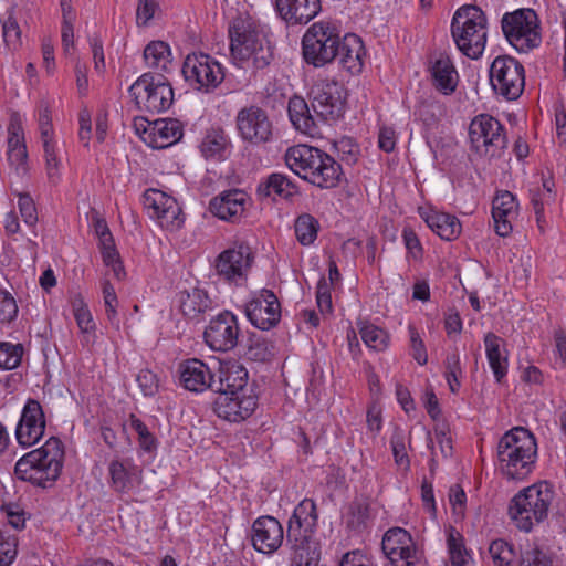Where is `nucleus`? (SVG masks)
Wrapping results in <instances>:
<instances>
[{
    "instance_id": "f257e3e1",
    "label": "nucleus",
    "mask_w": 566,
    "mask_h": 566,
    "mask_svg": "<svg viewBox=\"0 0 566 566\" xmlns=\"http://www.w3.org/2000/svg\"><path fill=\"white\" fill-rule=\"evenodd\" d=\"M284 159L294 174L322 189L338 186L344 176L340 164L333 157L307 145L290 147Z\"/></svg>"
},
{
    "instance_id": "f03ea898",
    "label": "nucleus",
    "mask_w": 566,
    "mask_h": 566,
    "mask_svg": "<svg viewBox=\"0 0 566 566\" xmlns=\"http://www.w3.org/2000/svg\"><path fill=\"white\" fill-rule=\"evenodd\" d=\"M496 457L499 470L507 480H523L534 469L536 440L527 429L515 427L500 439Z\"/></svg>"
},
{
    "instance_id": "7ed1b4c3",
    "label": "nucleus",
    "mask_w": 566,
    "mask_h": 566,
    "mask_svg": "<svg viewBox=\"0 0 566 566\" xmlns=\"http://www.w3.org/2000/svg\"><path fill=\"white\" fill-rule=\"evenodd\" d=\"M316 525V505L313 500L305 499L294 509L287 524V541L294 552L291 566H318L321 547L314 537Z\"/></svg>"
},
{
    "instance_id": "20e7f679",
    "label": "nucleus",
    "mask_w": 566,
    "mask_h": 566,
    "mask_svg": "<svg viewBox=\"0 0 566 566\" xmlns=\"http://www.w3.org/2000/svg\"><path fill=\"white\" fill-rule=\"evenodd\" d=\"M64 460L63 443L51 437L39 449L32 450L18 460L14 473L18 479L36 486L46 488L61 474Z\"/></svg>"
},
{
    "instance_id": "39448f33",
    "label": "nucleus",
    "mask_w": 566,
    "mask_h": 566,
    "mask_svg": "<svg viewBox=\"0 0 566 566\" xmlns=\"http://www.w3.org/2000/svg\"><path fill=\"white\" fill-rule=\"evenodd\" d=\"M554 495V488L547 481H541L521 490L509 505V515L515 526L521 531L530 532L534 525L546 520Z\"/></svg>"
},
{
    "instance_id": "423d86ee",
    "label": "nucleus",
    "mask_w": 566,
    "mask_h": 566,
    "mask_svg": "<svg viewBox=\"0 0 566 566\" xmlns=\"http://www.w3.org/2000/svg\"><path fill=\"white\" fill-rule=\"evenodd\" d=\"M451 32L458 49L470 59L482 55L486 43V17L475 6H463L453 15Z\"/></svg>"
},
{
    "instance_id": "0eeeda50",
    "label": "nucleus",
    "mask_w": 566,
    "mask_h": 566,
    "mask_svg": "<svg viewBox=\"0 0 566 566\" xmlns=\"http://www.w3.org/2000/svg\"><path fill=\"white\" fill-rule=\"evenodd\" d=\"M340 35L331 22L313 23L302 38V53L305 62L323 67L337 59Z\"/></svg>"
},
{
    "instance_id": "6e6552de",
    "label": "nucleus",
    "mask_w": 566,
    "mask_h": 566,
    "mask_svg": "<svg viewBox=\"0 0 566 566\" xmlns=\"http://www.w3.org/2000/svg\"><path fill=\"white\" fill-rule=\"evenodd\" d=\"M231 56L238 62L253 61L255 67L270 63V53L264 48V38L251 23L237 20L229 29Z\"/></svg>"
},
{
    "instance_id": "1a4fd4ad",
    "label": "nucleus",
    "mask_w": 566,
    "mask_h": 566,
    "mask_svg": "<svg viewBox=\"0 0 566 566\" xmlns=\"http://www.w3.org/2000/svg\"><path fill=\"white\" fill-rule=\"evenodd\" d=\"M130 96L142 112L158 114L167 111L174 103V91L163 76L145 73L129 87Z\"/></svg>"
},
{
    "instance_id": "9d476101",
    "label": "nucleus",
    "mask_w": 566,
    "mask_h": 566,
    "mask_svg": "<svg viewBox=\"0 0 566 566\" xmlns=\"http://www.w3.org/2000/svg\"><path fill=\"white\" fill-rule=\"evenodd\" d=\"M502 30L509 43L518 52H528L541 43L539 22L532 9L505 13Z\"/></svg>"
},
{
    "instance_id": "9b49d317",
    "label": "nucleus",
    "mask_w": 566,
    "mask_h": 566,
    "mask_svg": "<svg viewBox=\"0 0 566 566\" xmlns=\"http://www.w3.org/2000/svg\"><path fill=\"white\" fill-rule=\"evenodd\" d=\"M490 82L496 94L514 101L524 91V66L512 56L500 55L491 64Z\"/></svg>"
},
{
    "instance_id": "f8f14e48",
    "label": "nucleus",
    "mask_w": 566,
    "mask_h": 566,
    "mask_svg": "<svg viewBox=\"0 0 566 566\" xmlns=\"http://www.w3.org/2000/svg\"><path fill=\"white\" fill-rule=\"evenodd\" d=\"M469 137L474 150L488 157H496L506 147L501 123L488 114L475 116L469 126Z\"/></svg>"
},
{
    "instance_id": "ddd939ff",
    "label": "nucleus",
    "mask_w": 566,
    "mask_h": 566,
    "mask_svg": "<svg viewBox=\"0 0 566 566\" xmlns=\"http://www.w3.org/2000/svg\"><path fill=\"white\" fill-rule=\"evenodd\" d=\"M186 82L197 91L211 92L218 87L224 73L219 62L208 54H188L182 65Z\"/></svg>"
},
{
    "instance_id": "4468645a",
    "label": "nucleus",
    "mask_w": 566,
    "mask_h": 566,
    "mask_svg": "<svg viewBox=\"0 0 566 566\" xmlns=\"http://www.w3.org/2000/svg\"><path fill=\"white\" fill-rule=\"evenodd\" d=\"M313 113L322 122H335L345 111L344 87L335 81H321L311 90Z\"/></svg>"
},
{
    "instance_id": "2eb2a0df",
    "label": "nucleus",
    "mask_w": 566,
    "mask_h": 566,
    "mask_svg": "<svg viewBox=\"0 0 566 566\" xmlns=\"http://www.w3.org/2000/svg\"><path fill=\"white\" fill-rule=\"evenodd\" d=\"M381 548L392 566H418L422 559V553L411 535L401 527H394L385 533Z\"/></svg>"
},
{
    "instance_id": "dca6fc26",
    "label": "nucleus",
    "mask_w": 566,
    "mask_h": 566,
    "mask_svg": "<svg viewBox=\"0 0 566 566\" xmlns=\"http://www.w3.org/2000/svg\"><path fill=\"white\" fill-rule=\"evenodd\" d=\"M144 207L149 217L156 219L160 227L167 230H177L184 222L177 201L160 190H147L144 195Z\"/></svg>"
},
{
    "instance_id": "f3484780",
    "label": "nucleus",
    "mask_w": 566,
    "mask_h": 566,
    "mask_svg": "<svg viewBox=\"0 0 566 566\" xmlns=\"http://www.w3.org/2000/svg\"><path fill=\"white\" fill-rule=\"evenodd\" d=\"M239 333L237 317L226 311L210 321L205 331V340L213 350L227 352L237 346Z\"/></svg>"
},
{
    "instance_id": "a211bd4d",
    "label": "nucleus",
    "mask_w": 566,
    "mask_h": 566,
    "mask_svg": "<svg viewBox=\"0 0 566 566\" xmlns=\"http://www.w3.org/2000/svg\"><path fill=\"white\" fill-rule=\"evenodd\" d=\"M245 314L255 327L268 331L280 322L281 305L272 291L262 290L245 305Z\"/></svg>"
},
{
    "instance_id": "6ab92c4d",
    "label": "nucleus",
    "mask_w": 566,
    "mask_h": 566,
    "mask_svg": "<svg viewBox=\"0 0 566 566\" xmlns=\"http://www.w3.org/2000/svg\"><path fill=\"white\" fill-rule=\"evenodd\" d=\"M237 127L244 140L254 144L269 140L272 134L266 113L258 106L242 108L237 115Z\"/></svg>"
},
{
    "instance_id": "aec40b11",
    "label": "nucleus",
    "mask_w": 566,
    "mask_h": 566,
    "mask_svg": "<svg viewBox=\"0 0 566 566\" xmlns=\"http://www.w3.org/2000/svg\"><path fill=\"white\" fill-rule=\"evenodd\" d=\"M253 256L245 243H238L221 252L216 260L217 273L228 281H233L247 274Z\"/></svg>"
},
{
    "instance_id": "412c9836",
    "label": "nucleus",
    "mask_w": 566,
    "mask_h": 566,
    "mask_svg": "<svg viewBox=\"0 0 566 566\" xmlns=\"http://www.w3.org/2000/svg\"><path fill=\"white\" fill-rule=\"evenodd\" d=\"M45 419L41 405L36 400H28L15 429V438L20 446L31 447L43 436Z\"/></svg>"
},
{
    "instance_id": "4be33fe9",
    "label": "nucleus",
    "mask_w": 566,
    "mask_h": 566,
    "mask_svg": "<svg viewBox=\"0 0 566 566\" xmlns=\"http://www.w3.org/2000/svg\"><path fill=\"white\" fill-rule=\"evenodd\" d=\"M146 128L143 129V142L154 149H164L181 139L184 128L181 123L175 118L157 119L155 122H142Z\"/></svg>"
},
{
    "instance_id": "5701e85b",
    "label": "nucleus",
    "mask_w": 566,
    "mask_h": 566,
    "mask_svg": "<svg viewBox=\"0 0 566 566\" xmlns=\"http://www.w3.org/2000/svg\"><path fill=\"white\" fill-rule=\"evenodd\" d=\"M256 407V397L253 394L220 392L214 401V412L218 417L230 422H239L249 418Z\"/></svg>"
},
{
    "instance_id": "b1692460",
    "label": "nucleus",
    "mask_w": 566,
    "mask_h": 566,
    "mask_svg": "<svg viewBox=\"0 0 566 566\" xmlns=\"http://www.w3.org/2000/svg\"><path fill=\"white\" fill-rule=\"evenodd\" d=\"M249 375L245 367L237 360L219 363L218 379H213L212 391L234 394H252L248 386Z\"/></svg>"
},
{
    "instance_id": "393cba45",
    "label": "nucleus",
    "mask_w": 566,
    "mask_h": 566,
    "mask_svg": "<svg viewBox=\"0 0 566 566\" xmlns=\"http://www.w3.org/2000/svg\"><path fill=\"white\" fill-rule=\"evenodd\" d=\"M284 539L281 523L272 516H261L252 525V545L263 554L276 552Z\"/></svg>"
},
{
    "instance_id": "a878e982",
    "label": "nucleus",
    "mask_w": 566,
    "mask_h": 566,
    "mask_svg": "<svg viewBox=\"0 0 566 566\" xmlns=\"http://www.w3.org/2000/svg\"><path fill=\"white\" fill-rule=\"evenodd\" d=\"M249 196L240 189H231L214 197L209 205L210 211L221 220L235 222L245 211Z\"/></svg>"
},
{
    "instance_id": "bb28decb",
    "label": "nucleus",
    "mask_w": 566,
    "mask_h": 566,
    "mask_svg": "<svg viewBox=\"0 0 566 566\" xmlns=\"http://www.w3.org/2000/svg\"><path fill=\"white\" fill-rule=\"evenodd\" d=\"M179 373L180 382L187 390L193 392L212 390L214 374L202 360L193 358L184 361L180 364Z\"/></svg>"
},
{
    "instance_id": "cd10ccee",
    "label": "nucleus",
    "mask_w": 566,
    "mask_h": 566,
    "mask_svg": "<svg viewBox=\"0 0 566 566\" xmlns=\"http://www.w3.org/2000/svg\"><path fill=\"white\" fill-rule=\"evenodd\" d=\"M280 17L290 25L306 24L321 11L319 0H275Z\"/></svg>"
},
{
    "instance_id": "c85d7f7f",
    "label": "nucleus",
    "mask_w": 566,
    "mask_h": 566,
    "mask_svg": "<svg viewBox=\"0 0 566 566\" xmlns=\"http://www.w3.org/2000/svg\"><path fill=\"white\" fill-rule=\"evenodd\" d=\"M492 217L495 232L500 237H507L512 230V222L517 217V202L510 191L496 195L492 202Z\"/></svg>"
},
{
    "instance_id": "c756f323",
    "label": "nucleus",
    "mask_w": 566,
    "mask_h": 566,
    "mask_svg": "<svg viewBox=\"0 0 566 566\" xmlns=\"http://www.w3.org/2000/svg\"><path fill=\"white\" fill-rule=\"evenodd\" d=\"M142 469L129 460H113L108 465V475L112 488L119 493H128L142 482Z\"/></svg>"
},
{
    "instance_id": "7c9ffc66",
    "label": "nucleus",
    "mask_w": 566,
    "mask_h": 566,
    "mask_svg": "<svg viewBox=\"0 0 566 566\" xmlns=\"http://www.w3.org/2000/svg\"><path fill=\"white\" fill-rule=\"evenodd\" d=\"M337 57L340 65L352 74L359 73L363 69L365 54L361 40L355 34H346L339 40Z\"/></svg>"
},
{
    "instance_id": "2f4dec72",
    "label": "nucleus",
    "mask_w": 566,
    "mask_h": 566,
    "mask_svg": "<svg viewBox=\"0 0 566 566\" xmlns=\"http://www.w3.org/2000/svg\"><path fill=\"white\" fill-rule=\"evenodd\" d=\"M420 214L428 227L443 240H453L461 233V223L454 216L432 209Z\"/></svg>"
},
{
    "instance_id": "473e14b6",
    "label": "nucleus",
    "mask_w": 566,
    "mask_h": 566,
    "mask_svg": "<svg viewBox=\"0 0 566 566\" xmlns=\"http://www.w3.org/2000/svg\"><path fill=\"white\" fill-rule=\"evenodd\" d=\"M433 85L443 94L452 93L457 87V71L446 54H439L431 65Z\"/></svg>"
},
{
    "instance_id": "72a5a7b5",
    "label": "nucleus",
    "mask_w": 566,
    "mask_h": 566,
    "mask_svg": "<svg viewBox=\"0 0 566 566\" xmlns=\"http://www.w3.org/2000/svg\"><path fill=\"white\" fill-rule=\"evenodd\" d=\"M289 116L292 124L302 133L313 134L317 123L316 115L312 114L304 98L294 96L289 102Z\"/></svg>"
},
{
    "instance_id": "f704fd0d",
    "label": "nucleus",
    "mask_w": 566,
    "mask_h": 566,
    "mask_svg": "<svg viewBox=\"0 0 566 566\" xmlns=\"http://www.w3.org/2000/svg\"><path fill=\"white\" fill-rule=\"evenodd\" d=\"M502 344V338L493 333H488L484 337L488 361L499 382L505 377L507 371V357L501 350Z\"/></svg>"
},
{
    "instance_id": "c9c22d12",
    "label": "nucleus",
    "mask_w": 566,
    "mask_h": 566,
    "mask_svg": "<svg viewBox=\"0 0 566 566\" xmlns=\"http://www.w3.org/2000/svg\"><path fill=\"white\" fill-rule=\"evenodd\" d=\"M256 192L260 198H266L274 193L289 199L292 198L297 190L295 185L284 175L272 174L265 181L258 186Z\"/></svg>"
},
{
    "instance_id": "e433bc0d",
    "label": "nucleus",
    "mask_w": 566,
    "mask_h": 566,
    "mask_svg": "<svg viewBox=\"0 0 566 566\" xmlns=\"http://www.w3.org/2000/svg\"><path fill=\"white\" fill-rule=\"evenodd\" d=\"M229 139L221 128H211L207 130L200 144V151L207 158L222 159L229 147Z\"/></svg>"
},
{
    "instance_id": "4c0bfd02",
    "label": "nucleus",
    "mask_w": 566,
    "mask_h": 566,
    "mask_svg": "<svg viewBox=\"0 0 566 566\" xmlns=\"http://www.w3.org/2000/svg\"><path fill=\"white\" fill-rule=\"evenodd\" d=\"M210 306L207 293L200 289H193L190 292H184L180 295V310L182 314L195 319L205 313Z\"/></svg>"
},
{
    "instance_id": "58836bf2",
    "label": "nucleus",
    "mask_w": 566,
    "mask_h": 566,
    "mask_svg": "<svg viewBox=\"0 0 566 566\" xmlns=\"http://www.w3.org/2000/svg\"><path fill=\"white\" fill-rule=\"evenodd\" d=\"M144 60L149 69L167 71L171 65V52L164 41H153L144 50Z\"/></svg>"
},
{
    "instance_id": "ea45409f",
    "label": "nucleus",
    "mask_w": 566,
    "mask_h": 566,
    "mask_svg": "<svg viewBox=\"0 0 566 566\" xmlns=\"http://www.w3.org/2000/svg\"><path fill=\"white\" fill-rule=\"evenodd\" d=\"M359 334L367 347L374 350H385L388 347L389 335L382 328L368 322H358Z\"/></svg>"
},
{
    "instance_id": "a19ab883",
    "label": "nucleus",
    "mask_w": 566,
    "mask_h": 566,
    "mask_svg": "<svg viewBox=\"0 0 566 566\" xmlns=\"http://www.w3.org/2000/svg\"><path fill=\"white\" fill-rule=\"evenodd\" d=\"M294 229L297 241L303 245H310L317 238L319 224L313 216L304 213L295 220Z\"/></svg>"
},
{
    "instance_id": "79ce46f5",
    "label": "nucleus",
    "mask_w": 566,
    "mask_h": 566,
    "mask_svg": "<svg viewBox=\"0 0 566 566\" xmlns=\"http://www.w3.org/2000/svg\"><path fill=\"white\" fill-rule=\"evenodd\" d=\"M72 310L80 331L90 334L95 331V323L92 314L80 294L72 297Z\"/></svg>"
},
{
    "instance_id": "37998d69",
    "label": "nucleus",
    "mask_w": 566,
    "mask_h": 566,
    "mask_svg": "<svg viewBox=\"0 0 566 566\" xmlns=\"http://www.w3.org/2000/svg\"><path fill=\"white\" fill-rule=\"evenodd\" d=\"M447 543L451 566H465L470 559V555L463 544L461 534L451 530Z\"/></svg>"
},
{
    "instance_id": "c03bdc74",
    "label": "nucleus",
    "mask_w": 566,
    "mask_h": 566,
    "mask_svg": "<svg viewBox=\"0 0 566 566\" xmlns=\"http://www.w3.org/2000/svg\"><path fill=\"white\" fill-rule=\"evenodd\" d=\"M489 553L495 566H511L516 557L514 545L504 539H495L490 544Z\"/></svg>"
},
{
    "instance_id": "a18cd8bd",
    "label": "nucleus",
    "mask_w": 566,
    "mask_h": 566,
    "mask_svg": "<svg viewBox=\"0 0 566 566\" xmlns=\"http://www.w3.org/2000/svg\"><path fill=\"white\" fill-rule=\"evenodd\" d=\"M245 355L250 360L268 361L274 356V346L265 338L252 336Z\"/></svg>"
},
{
    "instance_id": "49530a36",
    "label": "nucleus",
    "mask_w": 566,
    "mask_h": 566,
    "mask_svg": "<svg viewBox=\"0 0 566 566\" xmlns=\"http://www.w3.org/2000/svg\"><path fill=\"white\" fill-rule=\"evenodd\" d=\"M23 352L21 344L0 343V368L7 370L17 368L22 360Z\"/></svg>"
},
{
    "instance_id": "de8ad7c7",
    "label": "nucleus",
    "mask_w": 566,
    "mask_h": 566,
    "mask_svg": "<svg viewBox=\"0 0 566 566\" xmlns=\"http://www.w3.org/2000/svg\"><path fill=\"white\" fill-rule=\"evenodd\" d=\"M18 554V538L0 530V566H10Z\"/></svg>"
},
{
    "instance_id": "09e8293b",
    "label": "nucleus",
    "mask_w": 566,
    "mask_h": 566,
    "mask_svg": "<svg viewBox=\"0 0 566 566\" xmlns=\"http://www.w3.org/2000/svg\"><path fill=\"white\" fill-rule=\"evenodd\" d=\"M19 147H25L22 128V120L18 113H13L10 117L8 126V150Z\"/></svg>"
},
{
    "instance_id": "8fccbe9b",
    "label": "nucleus",
    "mask_w": 566,
    "mask_h": 566,
    "mask_svg": "<svg viewBox=\"0 0 566 566\" xmlns=\"http://www.w3.org/2000/svg\"><path fill=\"white\" fill-rule=\"evenodd\" d=\"M15 298L6 290H0V323L9 324L18 316Z\"/></svg>"
},
{
    "instance_id": "3c124183",
    "label": "nucleus",
    "mask_w": 566,
    "mask_h": 566,
    "mask_svg": "<svg viewBox=\"0 0 566 566\" xmlns=\"http://www.w3.org/2000/svg\"><path fill=\"white\" fill-rule=\"evenodd\" d=\"M390 444L396 463L403 469H408L410 462L405 446V434L402 430L399 428L395 429L390 439Z\"/></svg>"
},
{
    "instance_id": "603ef678",
    "label": "nucleus",
    "mask_w": 566,
    "mask_h": 566,
    "mask_svg": "<svg viewBox=\"0 0 566 566\" xmlns=\"http://www.w3.org/2000/svg\"><path fill=\"white\" fill-rule=\"evenodd\" d=\"M18 206L23 221L28 226H34L38 222V212L33 199L28 193H18Z\"/></svg>"
},
{
    "instance_id": "864d4df0",
    "label": "nucleus",
    "mask_w": 566,
    "mask_h": 566,
    "mask_svg": "<svg viewBox=\"0 0 566 566\" xmlns=\"http://www.w3.org/2000/svg\"><path fill=\"white\" fill-rule=\"evenodd\" d=\"M140 390L145 396H154L159 389V380L157 375L150 369H142L136 377Z\"/></svg>"
},
{
    "instance_id": "5fc2aeb1",
    "label": "nucleus",
    "mask_w": 566,
    "mask_h": 566,
    "mask_svg": "<svg viewBox=\"0 0 566 566\" xmlns=\"http://www.w3.org/2000/svg\"><path fill=\"white\" fill-rule=\"evenodd\" d=\"M3 39L7 45L13 50L21 45V30L12 14L3 23Z\"/></svg>"
},
{
    "instance_id": "6e6d98bb",
    "label": "nucleus",
    "mask_w": 566,
    "mask_h": 566,
    "mask_svg": "<svg viewBox=\"0 0 566 566\" xmlns=\"http://www.w3.org/2000/svg\"><path fill=\"white\" fill-rule=\"evenodd\" d=\"M520 566H552V559L534 547L522 553Z\"/></svg>"
},
{
    "instance_id": "4d7b16f0",
    "label": "nucleus",
    "mask_w": 566,
    "mask_h": 566,
    "mask_svg": "<svg viewBox=\"0 0 566 566\" xmlns=\"http://www.w3.org/2000/svg\"><path fill=\"white\" fill-rule=\"evenodd\" d=\"M129 422L132 429H134L138 434L142 448L147 451L151 450L155 444V438L149 432L147 426L134 415L130 416Z\"/></svg>"
},
{
    "instance_id": "13d9d810",
    "label": "nucleus",
    "mask_w": 566,
    "mask_h": 566,
    "mask_svg": "<svg viewBox=\"0 0 566 566\" xmlns=\"http://www.w3.org/2000/svg\"><path fill=\"white\" fill-rule=\"evenodd\" d=\"M42 144L44 149L48 176L51 180H55L59 177L60 167V159L57 158L55 146L53 142H45Z\"/></svg>"
},
{
    "instance_id": "bf43d9fd",
    "label": "nucleus",
    "mask_w": 566,
    "mask_h": 566,
    "mask_svg": "<svg viewBox=\"0 0 566 566\" xmlns=\"http://www.w3.org/2000/svg\"><path fill=\"white\" fill-rule=\"evenodd\" d=\"M158 9L157 0H138L136 20L139 25H146Z\"/></svg>"
},
{
    "instance_id": "052dcab7",
    "label": "nucleus",
    "mask_w": 566,
    "mask_h": 566,
    "mask_svg": "<svg viewBox=\"0 0 566 566\" xmlns=\"http://www.w3.org/2000/svg\"><path fill=\"white\" fill-rule=\"evenodd\" d=\"M410 342L413 358L420 365H424L428 361V355L426 347L415 328L410 327Z\"/></svg>"
},
{
    "instance_id": "680f3d73",
    "label": "nucleus",
    "mask_w": 566,
    "mask_h": 566,
    "mask_svg": "<svg viewBox=\"0 0 566 566\" xmlns=\"http://www.w3.org/2000/svg\"><path fill=\"white\" fill-rule=\"evenodd\" d=\"M2 511L6 513V516L8 518V523L19 530L24 527L25 517L24 512L19 509L18 505L14 504H7L2 506Z\"/></svg>"
},
{
    "instance_id": "e2e57ef3",
    "label": "nucleus",
    "mask_w": 566,
    "mask_h": 566,
    "mask_svg": "<svg viewBox=\"0 0 566 566\" xmlns=\"http://www.w3.org/2000/svg\"><path fill=\"white\" fill-rule=\"evenodd\" d=\"M39 127L41 132L42 143L53 142V130L50 117V111L45 106L39 113Z\"/></svg>"
},
{
    "instance_id": "0e129e2a",
    "label": "nucleus",
    "mask_w": 566,
    "mask_h": 566,
    "mask_svg": "<svg viewBox=\"0 0 566 566\" xmlns=\"http://www.w3.org/2000/svg\"><path fill=\"white\" fill-rule=\"evenodd\" d=\"M8 160L18 172H25V161L28 158L27 147H19L13 150H8Z\"/></svg>"
},
{
    "instance_id": "69168bd1",
    "label": "nucleus",
    "mask_w": 566,
    "mask_h": 566,
    "mask_svg": "<svg viewBox=\"0 0 566 566\" xmlns=\"http://www.w3.org/2000/svg\"><path fill=\"white\" fill-rule=\"evenodd\" d=\"M379 148L390 153L396 146V133L391 127H381L378 136Z\"/></svg>"
},
{
    "instance_id": "338daca9",
    "label": "nucleus",
    "mask_w": 566,
    "mask_h": 566,
    "mask_svg": "<svg viewBox=\"0 0 566 566\" xmlns=\"http://www.w3.org/2000/svg\"><path fill=\"white\" fill-rule=\"evenodd\" d=\"M368 518V506L364 504H354L350 509V518L348 525L352 527H359Z\"/></svg>"
},
{
    "instance_id": "774afa93",
    "label": "nucleus",
    "mask_w": 566,
    "mask_h": 566,
    "mask_svg": "<svg viewBox=\"0 0 566 566\" xmlns=\"http://www.w3.org/2000/svg\"><path fill=\"white\" fill-rule=\"evenodd\" d=\"M339 566H371L361 554L357 552H348L346 553L340 563Z\"/></svg>"
}]
</instances>
